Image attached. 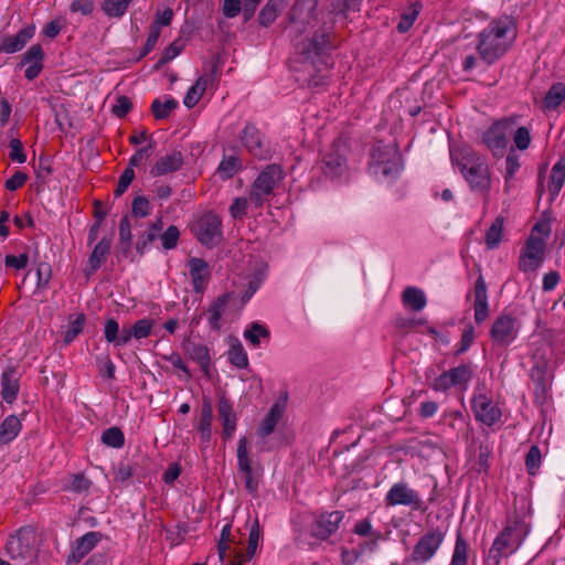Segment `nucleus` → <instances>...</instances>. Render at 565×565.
<instances>
[{"label":"nucleus","instance_id":"1","mask_svg":"<svg viewBox=\"0 0 565 565\" xmlns=\"http://www.w3.org/2000/svg\"><path fill=\"white\" fill-rule=\"evenodd\" d=\"M318 0H296L288 12L289 35L296 50L306 58L318 56L330 47L329 33L318 30L311 38L300 39L317 19Z\"/></svg>","mask_w":565,"mask_h":565},{"label":"nucleus","instance_id":"2","mask_svg":"<svg viewBox=\"0 0 565 565\" xmlns=\"http://www.w3.org/2000/svg\"><path fill=\"white\" fill-rule=\"evenodd\" d=\"M516 24L512 17L493 19L478 35L477 52L488 65L500 60L516 39Z\"/></svg>","mask_w":565,"mask_h":565},{"label":"nucleus","instance_id":"3","mask_svg":"<svg viewBox=\"0 0 565 565\" xmlns=\"http://www.w3.org/2000/svg\"><path fill=\"white\" fill-rule=\"evenodd\" d=\"M531 530L530 515L513 511L507 516L502 531L494 539L483 565H500L502 559L514 554Z\"/></svg>","mask_w":565,"mask_h":565},{"label":"nucleus","instance_id":"4","mask_svg":"<svg viewBox=\"0 0 565 565\" xmlns=\"http://www.w3.org/2000/svg\"><path fill=\"white\" fill-rule=\"evenodd\" d=\"M451 160L473 192L488 194L491 189V175L487 159L470 147H460L451 151Z\"/></svg>","mask_w":565,"mask_h":565},{"label":"nucleus","instance_id":"5","mask_svg":"<svg viewBox=\"0 0 565 565\" xmlns=\"http://www.w3.org/2000/svg\"><path fill=\"white\" fill-rule=\"evenodd\" d=\"M369 167L377 178L394 180L403 169L402 154L394 143L376 141L370 153Z\"/></svg>","mask_w":565,"mask_h":565},{"label":"nucleus","instance_id":"6","mask_svg":"<svg viewBox=\"0 0 565 565\" xmlns=\"http://www.w3.org/2000/svg\"><path fill=\"white\" fill-rule=\"evenodd\" d=\"M284 179L279 164L266 166L254 180L249 189V201L256 209H262L274 195L275 189Z\"/></svg>","mask_w":565,"mask_h":565},{"label":"nucleus","instance_id":"7","mask_svg":"<svg viewBox=\"0 0 565 565\" xmlns=\"http://www.w3.org/2000/svg\"><path fill=\"white\" fill-rule=\"evenodd\" d=\"M8 556L20 564H30L36 556L35 531L31 526H23L12 534L7 544Z\"/></svg>","mask_w":565,"mask_h":565},{"label":"nucleus","instance_id":"8","mask_svg":"<svg viewBox=\"0 0 565 565\" xmlns=\"http://www.w3.org/2000/svg\"><path fill=\"white\" fill-rule=\"evenodd\" d=\"M288 398V392L281 391L260 420L256 429L260 451L270 450L271 447L268 445V438L275 433L278 423L282 419L287 408Z\"/></svg>","mask_w":565,"mask_h":565},{"label":"nucleus","instance_id":"9","mask_svg":"<svg viewBox=\"0 0 565 565\" xmlns=\"http://www.w3.org/2000/svg\"><path fill=\"white\" fill-rule=\"evenodd\" d=\"M384 503L387 508L407 507L412 511H425L426 503L420 493L413 489L406 481H398L391 486L385 493Z\"/></svg>","mask_w":565,"mask_h":565},{"label":"nucleus","instance_id":"10","mask_svg":"<svg viewBox=\"0 0 565 565\" xmlns=\"http://www.w3.org/2000/svg\"><path fill=\"white\" fill-rule=\"evenodd\" d=\"M515 119L504 118L492 124L482 135V142L497 158L504 154L509 138L514 131Z\"/></svg>","mask_w":565,"mask_h":565},{"label":"nucleus","instance_id":"11","mask_svg":"<svg viewBox=\"0 0 565 565\" xmlns=\"http://www.w3.org/2000/svg\"><path fill=\"white\" fill-rule=\"evenodd\" d=\"M473 371L468 364H460L456 367L443 372L434 379L430 387L436 392H447L450 388L466 391L472 379Z\"/></svg>","mask_w":565,"mask_h":565},{"label":"nucleus","instance_id":"12","mask_svg":"<svg viewBox=\"0 0 565 565\" xmlns=\"http://www.w3.org/2000/svg\"><path fill=\"white\" fill-rule=\"evenodd\" d=\"M545 247L542 237L531 234L520 252L518 268L525 274L535 273L544 262Z\"/></svg>","mask_w":565,"mask_h":565},{"label":"nucleus","instance_id":"13","mask_svg":"<svg viewBox=\"0 0 565 565\" xmlns=\"http://www.w3.org/2000/svg\"><path fill=\"white\" fill-rule=\"evenodd\" d=\"M236 455L238 471L243 476L246 489L250 493L256 492L263 470L257 462H254L250 459L248 455V440L246 437H241L238 439Z\"/></svg>","mask_w":565,"mask_h":565},{"label":"nucleus","instance_id":"14","mask_svg":"<svg viewBox=\"0 0 565 565\" xmlns=\"http://www.w3.org/2000/svg\"><path fill=\"white\" fill-rule=\"evenodd\" d=\"M191 231L202 245L212 247L222 238V220L215 213L206 212L194 222Z\"/></svg>","mask_w":565,"mask_h":565},{"label":"nucleus","instance_id":"15","mask_svg":"<svg viewBox=\"0 0 565 565\" xmlns=\"http://www.w3.org/2000/svg\"><path fill=\"white\" fill-rule=\"evenodd\" d=\"M520 329L521 321L516 317L502 313L493 321L490 338L493 343L507 347L518 338Z\"/></svg>","mask_w":565,"mask_h":565},{"label":"nucleus","instance_id":"16","mask_svg":"<svg viewBox=\"0 0 565 565\" xmlns=\"http://www.w3.org/2000/svg\"><path fill=\"white\" fill-rule=\"evenodd\" d=\"M347 153L345 142L341 140L333 142L321 160V170L324 175L333 179L344 174L348 170Z\"/></svg>","mask_w":565,"mask_h":565},{"label":"nucleus","instance_id":"17","mask_svg":"<svg viewBox=\"0 0 565 565\" xmlns=\"http://www.w3.org/2000/svg\"><path fill=\"white\" fill-rule=\"evenodd\" d=\"M445 536L446 532L439 527L426 532L414 546L413 561L418 564H425L430 561L441 546Z\"/></svg>","mask_w":565,"mask_h":565},{"label":"nucleus","instance_id":"18","mask_svg":"<svg viewBox=\"0 0 565 565\" xmlns=\"http://www.w3.org/2000/svg\"><path fill=\"white\" fill-rule=\"evenodd\" d=\"M239 138L244 148L253 157L267 159L270 156L271 150L269 141L254 124H246Z\"/></svg>","mask_w":565,"mask_h":565},{"label":"nucleus","instance_id":"19","mask_svg":"<svg viewBox=\"0 0 565 565\" xmlns=\"http://www.w3.org/2000/svg\"><path fill=\"white\" fill-rule=\"evenodd\" d=\"M471 408L476 419L488 426L497 424L502 416L499 406L483 393L473 395L471 401Z\"/></svg>","mask_w":565,"mask_h":565},{"label":"nucleus","instance_id":"20","mask_svg":"<svg viewBox=\"0 0 565 565\" xmlns=\"http://www.w3.org/2000/svg\"><path fill=\"white\" fill-rule=\"evenodd\" d=\"M344 518L343 512L332 511L319 515L311 525V533L320 540H326L335 533Z\"/></svg>","mask_w":565,"mask_h":565},{"label":"nucleus","instance_id":"21","mask_svg":"<svg viewBox=\"0 0 565 565\" xmlns=\"http://www.w3.org/2000/svg\"><path fill=\"white\" fill-rule=\"evenodd\" d=\"M21 372L18 366H8L1 374V397L12 404L20 391Z\"/></svg>","mask_w":565,"mask_h":565},{"label":"nucleus","instance_id":"22","mask_svg":"<svg viewBox=\"0 0 565 565\" xmlns=\"http://www.w3.org/2000/svg\"><path fill=\"white\" fill-rule=\"evenodd\" d=\"M473 311L477 323L483 322L489 316L488 288L482 275L477 278L475 284Z\"/></svg>","mask_w":565,"mask_h":565},{"label":"nucleus","instance_id":"23","mask_svg":"<svg viewBox=\"0 0 565 565\" xmlns=\"http://www.w3.org/2000/svg\"><path fill=\"white\" fill-rule=\"evenodd\" d=\"M532 359L531 379L544 392L553 377L552 367L546 355H532Z\"/></svg>","mask_w":565,"mask_h":565},{"label":"nucleus","instance_id":"24","mask_svg":"<svg viewBox=\"0 0 565 565\" xmlns=\"http://www.w3.org/2000/svg\"><path fill=\"white\" fill-rule=\"evenodd\" d=\"M182 164V152L179 150H173L172 152L160 157L152 166L150 173L154 177L164 175L178 171Z\"/></svg>","mask_w":565,"mask_h":565},{"label":"nucleus","instance_id":"25","mask_svg":"<svg viewBox=\"0 0 565 565\" xmlns=\"http://www.w3.org/2000/svg\"><path fill=\"white\" fill-rule=\"evenodd\" d=\"M188 266L194 291L202 292L211 275L209 264L202 258L192 257L189 259Z\"/></svg>","mask_w":565,"mask_h":565},{"label":"nucleus","instance_id":"26","mask_svg":"<svg viewBox=\"0 0 565 565\" xmlns=\"http://www.w3.org/2000/svg\"><path fill=\"white\" fill-rule=\"evenodd\" d=\"M34 31V26L28 25L20 30L15 35L4 38L0 43V52L11 54L21 51L33 38Z\"/></svg>","mask_w":565,"mask_h":565},{"label":"nucleus","instance_id":"27","mask_svg":"<svg viewBox=\"0 0 565 565\" xmlns=\"http://www.w3.org/2000/svg\"><path fill=\"white\" fill-rule=\"evenodd\" d=\"M153 327V320L143 318L136 321L132 326L121 328V342H129L132 338L140 340L147 338Z\"/></svg>","mask_w":565,"mask_h":565},{"label":"nucleus","instance_id":"28","mask_svg":"<svg viewBox=\"0 0 565 565\" xmlns=\"http://www.w3.org/2000/svg\"><path fill=\"white\" fill-rule=\"evenodd\" d=\"M217 411H218L220 419L223 425L224 438H226V439L231 438L233 433L236 429V420H237L236 414L233 409L231 402L227 401L226 398H221L218 402Z\"/></svg>","mask_w":565,"mask_h":565},{"label":"nucleus","instance_id":"29","mask_svg":"<svg viewBox=\"0 0 565 565\" xmlns=\"http://www.w3.org/2000/svg\"><path fill=\"white\" fill-rule=\"evenodd\" d=\"M22 429L21 418L17 415H8L0 424V446L12 443Z\"/></svg>","mask_w":565,"mask_h":565},{"label":"nucleus","instance_id":"30","mask_svg":"<svg viewBox=\"0 0 565 565\" xmlns=\"http://www.w3.org/2000/svg\"><path fill=\"white\" fill-rule=\"evenodd\" d=\"M287 4L288 0H268L259 11V24L264 28L271 25Z\"/></svg>","mask_w":565,"mask_h":565},{"label":"nucleus","instance_id":"31","mask_svg":"<svg viewBox=\"0 0 565 565\" xmlns=\"http://www.w3.org/2000/svg\"><path fill=\"white\" fill-rule=\"evenodd\" d=\"M111 246V241L109 238L104 237L100 242H98L88 259V267L86 270L87 275H92L97 271L103 265L106 255L109 253Z\"/></svg>","mask_w":565,"mask_h":565},{"label":"nucleus","instance_id":"32","mask_svg":"<svg viewBox=\"0 0 565 565\" xmlns=\"http://www.w3.org/2000/svg\"><path fill=\"white\" fill-rule=\"evenodd\" d=\"M213 409L211 403L204 401L198 420V433L204 443H209L212 436Z\"/></svg>","mask_w":565,"mask_h":565},{"label":"nucleus","instance_id":"33","mask_svg":"<svg viewBox=\"0 0 565 565\" xmlns=\"http://www.w3.org/2000/svg\"><path fill=\"white\" fill-rule=\"evenodd\" d=\"M402 302L413 311H420L427 305L425 292L417 287H406L402 294Z\"/></svg>","mask_w":565,"mask_h":565},{"label":"nucleus","instance_id":"34","mask_svg":"<svg viewBox=\"0 0 565 565\" xmlns=\"http://www.w3.org/2000/svg\"><path fill=\"white\" fill-rule=\"evenodd\" d=\"M565 182V157H562L552 168L550 181H548V192L552 199L556 198Z\"/></svg>","mask_w":565,"mask_h":565},{"label":"nucleus","instance_id":"35","mask_svg":"<svg viewBox=\"0 0 565 565\" xmlns=\"http://www.w3.org/2000/svg\"><path fill=\"white\" fill-rule=\"evenodd\" d=\"M209 81L210 79L206 76H200L195 84L188 89L183 99V104L188 108H193L200 102L202 95L206 90Z\"/></svg>","mask_w":565,"mask_h":565},{"label":"nucleus","instance_id":"36","mask_svg":"<svg viewBox=\"0 0 565 565\" xmlns=\"http://www.w3.org/2000/svg\"><path fill=\"white\" fill-rule=\"evenodd\" d=\"M503 225L504 217L499 215L488 228L484 237L488 249H495L500 245L503 236Z\"/></svg>","mask_w":565,"mask_h":565},{"label":"nucleus","instance_id":"37","mask_svg":"<svg viewBox=\"0 0 565 565\" xmlns=\"http://www.w3.org/2000/svg\"><path fill=\"white\" fill-rule=\"evenodd\" d=\"M231 296L228 294H224L220 296L209 308V323L213 329L220 328V319L224 313L226 306L230 301Z\"/></svg>","mask_w":565,"mask_h":565},{"label":"nucleus","instance_id":"38","mask_svg":"<svg viewBox=\"0 0 565 565\" xmlns=\"http://www.w3.org/2000/svg\"><path fill=\"white\" fill-rule=\"evenodd\" d=\"M245 339L254 347L259 345L262 342H268L270 333L266 327L254 322L244 332Z\"/></svg>","mask_w":565,"mask_h":565},{"label":"nucleus","instance_id":"39","mask_svg":"<svg viewBox=\"0 0 565 565\" xmlns=\"http://www.w3.org/2000/svg\"><path fill=\"white\" fill-rule=\"evenodd\" d=\"M565 100V84H553L544 97V106L547 109L557 108Z\"/></svg>","mask_w":565,"mask_h":565},{"label":"nucleus","instance_id":"40","mask_svg":"<svg viewBox=\"0 0 565 565\" xmlns=\"http://www.w3.org/2000/svg\"><path fill=\"white\" fill-rule=\"evenodd\" d=\"M163 223L162 218H158L156 222H153L149 230L145 232V234L141 236V238L136 244V249L140 255H143L145 249L153 242L156 241L158 233L162 230Z\"/></svg>","mask_w":565,"mask_h":565},{"label":"nucleus","instance_id":"41","mask_svg":"<svg viewBox=\"0 0 565 565\" xmlns=\"http://www.w3.org/2000/svg\"><path fill=\"white\" fill-rule=\"evenodd\" d=\"M178 107V102L173 98H168L161 102L159 98L154 99L151 105V111L157 120L166 119Z\"/></svg>","mask_w":565,"mask_h":565},{"label":"nucleus","instance_id":"42","mask_svg":"<svg viewBox=\"0 0 565 565\" xmlns=\"http://www.w3.org/2000/svg\"><path fill=\"white\" fill-rule=\"evenodd\" d=\"M132 234L129 216L125 215L119 223V246L121 253L127 255L131 250Z\"/></svg>","mask_w":565,"mask_h":565},{"label":"nucleus","instance_id":"43","mask_svg":"<svg viewBox=\"0 0 565 565\" xmlns=\"http://www.w3.org/2000/svg\"><path fill=\"white\" fill-rule=\"evenodd\" d=\"M97 542L98 539L95 532L86 533L76 542L74 554L81 559L95 547Z\"/></svg>","mask_w":565,"mask_h":565},{"label":"nucleus","instance_id":"44","mask_svg":"<svg viewBox=\"0 0 565 565\" xmlns=\"http://www.w3.org/2000/svg\"><path fill=\"white\" fill-rule=\"evenodd\" d=\"M130 2L131 0H104L102 9L108 17L119 18L125 14Z\"/></svg>","mask_w":565,"mask_h":565},{"label":"nucleus","instance_id":"45","mask_svg":"<svg viewBox=\"0 0 565 565\" xmlns=\"http://www.w3.org/2000/svg\"><path fill=\"white\" fill-rule=\"evenodd\" d=\"M104 333L105 339L115 345H125L127 343L121 342V329L119 328L118 322L113 318L106 320L104 326Z\"/></svg>","mask_w":565,"mask_h":565},{"label":"nucleus","instance_id":"46","mask_svg":"<svg viewBox=\"0 0 565 565\" xmlns=\"http://www.w3.org/2000/svg\"><path fill=\"white\" fill-rule=\"evenodd\" d=\"M468 563V545L466 541L458 535L455 543L454 553L450 565H467Z\"/></svg>","mask_w":565,"mask_h":565},{"label":"nucleus","instance_id":"47","mask_svg":"<svg viewBox=\"0 0 565 565\" xmlns=\"http://www.w3.org/2000/svg\"><path fill=\"white\" fill-rule=\"evenodd\" d=\"M85 321L86 318L84 313L76 315L74 319L70 320L64 335L66 343L72 342L83 331Z\"/></svg>","mask_w":565,"mask_h":565},{"label":"nucleus","instance_id":"48","mask_svg":"<svg viewBox=\"0 0 565 565\" xmlns=\"http://www.w3.org/2000/svg\"><path fill=\"white\" fill-rule=\"evenodd\" d=\"M102 440L105 445L113 448H121L125 444L124 434L117 427L106 429L102 435Z\"/></svg>","mask_w":565,"mask_h":565},{"label":"nucleus","instance_id":"49","mask_svg":"<svg viewBox=\"0 0 565 565\" xmlns=\"http://www.w3.org/2000/svg\"><path fill=\"white\" fill-rule=\"evenodd\" d=\"M249 196H239L233 200L228 211L234 220H243L247 215V209L249 205Z\"/></svg>","mask_w":565,"mask_h":565},{"label":"nucleus","instance_id":"50","mask_svg":"<svg viewBox=\"0 0 565 565\" xmlns=\"http://www.w3.org/2000/svg\"><path fill=\"white\" fill-rule=\"evenodd\" d=\"M511 136L513 137V142L519 150L523 151L530 147L531 134L527 127H516L515 125L514 131Z\"/></svg>","mask_w":565,"mask_h":565},{"label":"nucleus","instance_id":"51","mask_svg":"<svg viewBox=\"0 0 565 565\" xmlns=\"http://www.w3.org/2000/svg\"><path fill=\"white\" fill-rule=\"evenodd\" d=\"M180 238V231L175 225H170L160 236L161 245L166 250L177 247Z\"/></svg>","mask_w":565,"mask_h":565},{"label":"nucleus","instance_id":"52","mask_svg":"<svg viewBox=\"0 0 565 565\" xmlns=\"http://www.w3.org/2000/svg\"><path fill=\"white\" fill-rule=\"evenodd\" d=\"M419 10H420V4L416 2V3L412 4L409 12L402 14L401 21L397 24V30L401 33H405L412 28V25L414 24L417 15L419 13Z\"/></svg>","mask_w":565,"mask_h":565},{"label":"nucleus","instance_id":"53","mask_svg":"<svg viewBox=\"0 0 565 565\" xmlns=\"http://www.w3.org/2000/svg\"><path fill=\"white\" fill-rule=\"evenodd\" d=\"M260 541V527L258 520H254L250 527H249V534H248V546H247V557L252 558L259 545Z\"/></svg>","mask_w":565,"mask_h":565},{"label":"nucleus","instance_id":"54","mask_svg":"<svg viewBox=\"0 0 565 565\" xmlns=\"http://www.w3.org/2000/svg\"><path fill=\"white\" fill-rule=\"evenodd\" d=\"M241 168V160L238 157L230 156L227 158H224L220 166L218 171L225 177L231 178L233 177Z\"/></svg>","mask_w":565,"mask_h":565},{"label":"nucleus","instance_id":"55","mask_svg":"<svg viewBox=\"0 0 565 565\" xmlns=\"http://www.w3.org/2000/svg\"><path fill=\"white\" fill-rule=\"evenodd\" d=\"M182 50H183V44L179 40L173 41L164 50L162 56L156 64V68L158 70L162 65H164V64L169 63L170 61H172L173 58H175L182 52Z\"/></svg>","mask_w":565,"mask_h":565},{"label":"nucleus","instance_id":"56","mask_svg":"<svg viewBox=\"0 0 565 565\" xmlns=\"http://www.w3.org/2000/svg\"><path fill=\"white\" fill-rule=\"evenodd\" d=\"M423 319L407 318L403 316H396L392 320V326L399 332H408L418 324H423Z\"/></svg>","mask_w":565,"mask_h":565},{"label":"nucleus","instance_id":"57","mask_svg":"<svg viewBox=\"0 0 565 565\" xmlns=\"http://www.w3.org/2000/svg\"><path fill=\"white\" fill-rule=\"evenodd\" d=\"M542 455L537 446L533 445L529 449L525 458V466L530 475H534L541 466Z\"/></svg>","mask_w":565,"mask_h":565},{"label":"nucleus","instance_id":"58","mask_svg":"<svg viewBox=\"0 0 565 565\" xmlns=\"http://www.w3.org/2000/svg\"><path fill=\"white\" fill-rule=\"evenodd\" d=\"M134 179H135L134 168L128 166L119 177L117 188L114 192L115 196H117V198L121 196L127 191L128 186L131 184Z\"/></svg>","mask_w":565,"mask_h":565},{"label":"nucleus","instance_id":"59","mask_svg":"<svg viewBox=\"0 0 565 565\" xmlns=\"http://www.w3.org/2000/svg\"><path fill=\"white\" fill-rule=\"evenodd\" d=\"M151 206L146 196H136L132 201L131 213L136 217H146L150 214Z\"/></svg>","mask_w":565,"mask_h":565},{"label":"nucleus","instance_id":"60","mask_svg":"<svg viewBox=\"0 0 565 565\" xmlns=\"http://www.w3.org/2000/svg\"><path fill=\"white\" fill-rule=\"evenodd\" d=\"M43 57H44V52L42 50V46L40 44H34L26 50V52L23 55V60H22L21 64L22 65H24V64L43 65L42 64Z\"/></svg>","mask_w":565,"mask_h":565},{"label":"nucleus","instance_id":"61","mask_svg":"<svg viewBox=\"0 0 565 565\" xmlns=\"http://www.w3.org/2000/svg\"><path fill=\"white\" fill-rule=\"evenodd\" d=\"M132 108V102L128 96L120 95L113 105V114L118 118H124Z\"/></svg>","mask_w":565,"mask_h":565},{"label":"nucleus","instance_id":"62","mask_svg":"<svg viewBox=\"0 0 565 565\" xmlns=\"http://www.w3.org/2000/svg\"><path fill=\"white\" fill-rule=\"evenodd\" d=\"M90 487V481L83 475H74L71 477L67 489L76 493L86 492Z\"/></svg>","mask_w":565,"mask_h":565},{"label":"nucleus","instance_id":"63","mask_svg":"<svg viewBox=\"0 0 565 565\" xmlns=\"http://www.w3.org/2000/svg\"><path fill=\"white\" fill-rule=\"evenodd\" d=\"M9 157L12 161H15L18 163H24L26 161V154L24 153L23 145L20 139H11L9 142Z\"/></svg>","mask_w":565,"mask_h":565},{"label":"nucleus","instance_id":"64","mask_svg":"<svg viewBox=\"0 0 565 565\" xmlns=\"http://www.w3.org/2000/svg\"><path fill=\"white\" fill-rule=\"evenodd\" d=\"M28 181V174L23 171H15L11 178L4 182V188L8 191H15L24 185Z\"/></svg>","mask_w":565,"mask_h":565}]
</instances>
